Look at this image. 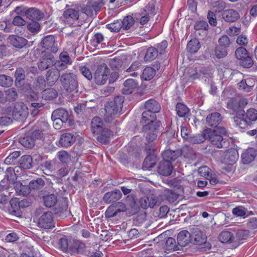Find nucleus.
<instances>
[{
    "label": "nucleus",
    "mask_w": 257,
    "mask_h": 257,
    "mask_svg": "<svg viewBox=\"0 0 257 257\" xmlns=\"http://www.w3.org/2000/svg\"><path fill=\"white\" fill-rule=\"evenodd\" d=\"M104 116L106 121H111L112 119V106L110 103H108L105 106L104 108Z\"/></svg>",
    "instance_id": "nucleus-51"
},
{
    "label": "nucleus",
    "mask_w": 257,
    "mask_h": 257,
    "mask_svg": "<svg viewBox=\"0 0 257 257\" xmlns=\"http://www.w3.org/2000/svg\"><path fill=\"white\" fill-rule=\"evenodd\" d=\"M85 255L89 257H102V252L97 249H90L85 252Z\"/></svg>",
    "instance_id": "nucleus-64"
},
{
    "label": "nucleus",
    "mask_w": 257,
    "mask_h": 257,
    "mask_svg": "<svg viewBox=\"0 0 257 257\" xmlns=\"http://www.w3.org/2000/svg\"><path fill=\"white\" fill-rule=\"evenodd\" d=\"M44 202L47 207L54 206L57 202V196L54 194H50L44 196Z\"/></svg>",
    "instance_id": "nucleus-40"
},
{
    "label": "nucleus",
    "mask_w": 257,
    "mask_h": 257,
    "mask_svg": "<svg viewBox=\"0 0 257 257\" xmlns=\"http://www.w3.org/2000/svg\"><path fill=\"white\" fill-rule=\"evenodd\" d=\"M227 107L228 109H231L234 111H238L237 109L239 107L238 101L235 98L231 97L229 100L227 104Z\"/></svg>",
    "instance_id": "nucleus-55"
},
{
    "label": "nucleus",
    "mask_w": 257,
    "mask_h": 257,
    "mask_svg": "<svg viewBox=\"0 0 257 257\" xmlns=\"http://www.w3.org/2000/svg\"><path fill=\"white\" fill-rule=\"evenodd\" d=\"M156 114L147 110L142 113L141 123L143 125V132H147L150 130H157L160 126V122L156 120Z\"/></svg>",
    "instance_id": "nucleus-3"
},
{
    "label": "nucleus",
    "mask_w": 257,
    "mask_h": 257,
    "mask_svg": "<svg viewBox=\"0 0 257 257\" xmlns=\"http://www.w3.org/2000/svg\"><path fill=\"white\" fill-rule=\"evenodd\" d=\"M13 80L9 76L5 75H0V86L5 87H8L13 84Z\"/></svg>",
    "instance_id": "nucleus-47"
},
{
    "label": "nucleus",
    "mask_w": 257,
    "mask_h": 257,
    "mask_svg": "<svg viewBox=\"0 0 257 257\" xmlns=\"http://www.w3.org/2000/svg\"><path fill=\"white\" fill-rule=\"evenodd\" d=\"M207 134V139L211 144L218 148H222L225 144L223 136L227 134V131L223 127H218L214 130L207 128L205 130Z\"/></svg>",
    "instance_id": "nucleus-2"
},
{
    "label": "nucleus",
    "mask_w": 257,
    "mask_h": 257,
    "mask_svg": "<svg viewBox=\"0 0 257 257\" xmlns=\"http://www.w3.org/2000/svg\"><path fill=\"white\" fill-rule=\"evenodd\" d=\"M57 157L63 163H67L70 161V156L65 151L58 152L57 154Z\"/></svg>",
    "instance_id": "nucleus-50"
},
{
    "label": "nucleus",
    "mask_w": 257,
    "mask_h": 257,
    "mask_svg": "<svg viewBox=\"0 0 257 257\" xmlns=\"http://www.w3.org/2000/svg\"><path fill=\"white\" fill-rule=\"evenodd\" d=\"M206 139H207V134H206L205 130L202 134L191 136L188 141L194 144H199L204 142Z\"/></svg>",
    "instance_id": "nucleus-38"
},
{
    "label": "nucleus",
    "mask_w": 257,
    "mask_h": 257,
    "mask_svg": "<svg viewBox=\"0 0 257 257\" xmlns=\"http://www.w3.org/2000/svg\"><path fill=\"white\" fill-rule=\"evenodd\" d=\"M79 17V12L73 9H69L64 11L63 21L67 25L71 26L75 23Z\"/></svg>",
    "instance_id": "nucleus-8"
},
{
    "label": "nucleus",
    "mask_w": 257,
    "mask_h": 257,
    "mask_svg": "<svg viewBox=\"0 0 257 257\" xmlns=\"http://www.w3.org/2000/svg\"><path fill=\"white\" fill-rule=\"evenodd\" d=\"M42 47L47 50H50L53 53H56L58 50L57 44L53 36L49 35L46 36L41 42Z\"/></svg>",
    "instance_id": "nucleus-11"
},
{
    "label": "nucleus",
    "mask_w": 257,
    "mask_h": 257,
    "mask_svg": "<svg viewBox=\"0 0 257 257\" xmlns=\"http://www.w3.org/2000/svg\"><path fill=\"white\" fill-rule=\"evenodd\" d=\"M27 28L31 32L37 33L39 31L40 26L38 22L33 21L28 25Z\"/></svg>",
    "instance_id": "nucleus-59"
},
{
    "label": "nucleus",
    "mask_w": 257,
    "mask_h": 257,
    "mask_svg": "<svg viewBox=\"0 0 257 257\" xmlns=\"http://www.w3.org/2000/svg\"><path fill=\"white\" fill-rule=\"evenodd\" d=\"M144 11L147 15L151 17L155 15L156 12L155 9V2L154 1L150 2L144 9Z\"/></svg>",
    "instance_id": "nucleus-53"
},
{
    "label": "nucleus",
    "mask_w": 257,
    "mask_h": 257,
    "mask_svg": "<svg viewBox=\"0 0 257 257\" xmlns=\"http://www.w3.org/2000/svg\"><path fill=\"white\" fill-rule=\"evenodd\" d=\"M80 71L88 80H90L92 79V74L88 67L85 66L80 67Z\"/></svg>",
    "instance_id": "nucleus-62"
},
{
    "label": "nucleus",
    "mask_w": 257,
    "mask_h": 257,
    "mask_svg": "<svg viewBox=\"0 0 257 257\" xmlns=\"http://www.w3.org/2000/svg\"><path fill=\"white\" fill-rule=\"evenodd\" d=\"M164 195L170 203L174 202L178 198V195L172 190L166 189L164 191Z\"/></svg>",
    "instance_id": "nucleus-46"
},
{
    "label": "nucleus",
    "mask_w": 257,
    "mask_h": 257,
    "mask_svg": "<svg viewBox=\"0 0 257 257\" xmlns=\"http://www.w3.org/2000/svg\"><path fill=\"white\" fill-rule=\"evenodd\" d=\"M191 235V242L193 244L201 245L206 243L207 236L199 229L197 228L193 229Z\"/></svg>",
    "instance_id": "nucleus-9"
},
{
    "label": "nucleus",
    "mask_w": 257,
    "mask_h": 257,
    "mask_svg": "<svg viewBox=\"0 0 257 257\" xmlns=\"http://www.w3.org/2000/svg\"><path fill=\"white\" fill-rule=\"evenodd\" d=\"M145 107L147 110L155 113L159 112L161 109L160 105L154 99L147 100L145 102Z\"/></svg>",
    "instance_id": "nucleus-32"
},
{
    "label": "nucleus",
    "mask_w": 257,
    "mask_h": 257,
    "mask_svg": "<svg viewBox=\"0 0 257 257\" xmlns=\"http://www.w3.org/2000/svg\"><path fill=\"white\" fill-rule=\"evenodd\" d=\"M157 203V199L155 196H151L150 197L144 196L139 200V203L141 207L144 209H147L149 207L153 208Z\"/></svg>",
    "instance_id": "nucleus-24"
},
{
    "label": "nucleus",
    "mask_w": 257,
    "mask_h": 257,
    "mask_svg": "<svg viewBox=\"0 0 257 257\" xmlns=\"http://www.w3.org/2000/svg\"><path fill=\"white\" fill-rule=\"evenodd\" d=\"M255 83L253 78H248L246 79H242L237 84L238 88L239 90L246 92L251 91Z\"/></svg>",
    "instance_id": "nucleus-16"
},
{
    "label": "nucleus",
    "mask_w": 257,
    "mask_h": 257,
    "mask_svg": "<svg viewBox=\"0 0 257 257\" xmlns=\"http://www.w3.org/2000/svg\"><path fill=\"white\" fill-rule=\"evenodd\" d=\"M57 96V91L53 88L46 89L42 92V97L45 100H52L56 98Z\"/></svg>",
    "instance_id": "nucleus-35"
},
{
    "label": "nucleus",
    "mask_w": 257,
    "mask_h": 257,
    "mask_svg": "<svg viewBox=\"0 0 257 257\" xmlns=\"http://www.w3.org/2000/svg\"><path fill=\"white\" fill-rule=\"evenodd\" d=\"M215 55L218 58L224 57L227 55V51L226 48L217 46L215 50Z\"/></svg>",
    "instance_id": "nucleus-58"
},
{
    "label": "nucleus",
    "mask_w": 257,
    "mask_h": 257,
    "mask_svg": "<svg viewBox=\"0 0 257 257\" xmlns=\"http://www.w3.org/2000/svg\"><path fill=\"white\" fill-rule=\"evenodd\" d=\"M173 166L171 163L167 161H162L160 163L158 167V173L163 176H168L171 175Z\"/></svg>",
    "instance_id": "nucleus-19"
},
{
    "label": "nucleus",
    "mask_w": 257,
    "mask_h": 257,
    "mask_svg": "<svg viewBox=\"0 0 257 257\" xmlns=\"http://www.w3.org/2000/svg\"><path fill=\"white\" fill-rule=\"evenodd\" d=\"M121 22L122 28L125 30H128L133 26L135 21L132 16H128L125 17Z\"/></svg>",
    "instance_id": "nucleus-48"
},
{
    "label": "nucleus",
    "mask_w": 257,
    "mask_h": 257,
    "mask_svg": "<svg viewBox=\"0 0 257 257\" xmlns=\"http://www.w3.org/2000/svg\"><path fill=\"white\" fill-rule=\"evenodd\" d=\"M15 174L13 172L11 168H9L6 171V176L7 178H4L0 182V191H4L9 188L10 181H13Z\"/></svg>",
    "instance_id": "nucleus-18"
},
{
    "label": "nucleus",
    "mask_w": 257,
    "mask_h": 257,
    "mask_svg": "<svg viewBox=\"0 0 257 257\" xmlns=\"http://www.w3.org/2000/svg\"><path fill=\"white\" fill-rule=\"evenodd\" d=\"M99 10V7L95 6L88 2L87 4L82 9L81 11L87 16L93 17L96 16Z\"/></svg>",
    "instance_id": "nucleus-28"
},
{
    "label": "nucleus",
    "mask_w": 257,
    "mask_h": 257,
    "mask_svg": "<svg viewBox=\"0 0 257 257\" xmlns=\"http://www.w3.org/2000/svg\"><path fill=\"white\" fill-rule=\"evenodd\" d=\"M222 120L221 114L218 112H214L209 114L206 117V122L208 125L214 126L215 128Z\"/></svg>",
    "instance_id": "nucleus-25"
},
{
    "label": "nucleus",
    "mask_w": 257,
    "mask_h": 257,
    "mask_svg": "<svg viewBox=\"0 0 257 257\" xmlns=\"http://www.w3.org/2000/svg\"><path fill=\"white\" fill-rule=\"evenodd\" d=\"M55 117L63 122H66L70 119V115L65 109L60 108L53 111L51 117Z\"/></svg>",
    "instance_id": "nucleus-26"
},
{
    "label": "nucleus",
    "mask_w": 257,
    "mask_h": 257,
    "mask_svg": "<svg viewBox=\"0 0 257 257\" xmlns=\"http://www.w3.org/2000/svg\"><path fill=\"white\" fill-rule=\"evenodd\" d=\"M123 93L128 95L132 93L137 87V83L133 79H128L123 83Z\"/></svg>",
    "instance_id": "nucleus-29"
},
{
    "label": "nucleus",
    "mask_w": 257,
    "mask_h": 257,
    "mask_svg": "<svg viewBox=\"0 0 257 257\" xmlns=\"http://www.w3.org/2000/svg\"><path fill=\"white\" fill-rule=\"evenodd\" d=\"M28 114V109L24 103L18 102L15 104L12 112V116L15 119L22 121L27 117Z\"/></svg>",
    "instance_id": "nucleus-6"
},
{
    "label": "nucleus",
    "mask_w": 257,
    "mask_h": 257,
    "mask_svg": "<svg viewBox=\"0 0 257 257\" xmlns=\"http://www.w3.org/2000/svg\"><path fill=\"white\" fill-rule=\"evenodd\" d=\"M59 60L68 65L72 63L71 59L66 52H62L59 55Z\"/></svg>",
    "instance_id": "nucleus-60"
},
{
    "label": "nucleus",
    "mask_w": 257,
    "mask_h": 257,
    "mask_svg": "<svg viewBox=\"0 0 257 257\" xmlns=\"http://www.w3.org/2000/svg\"><path fill=\"white\" fill-rule=\"evenodd\" d=\"M155 73L156 71L153 68L148 67L144 70L142 78L145 80H149L153 78Z\"/></svg>",
    "instance_id": "nucleus-44"
},
{
    "label": "nucleus",
    "mask_w": 257,
    "mask_h": 257,
    "mask_svg": "<svg viewBox=\"0 0 257 257\" xmlns=\"http://www.w3.org/2000/svg\"><path fill=\"white\" fill-rule=\"evenodd\" d=\"M74 239L71 238L63 236L61 237L58 242L60 248L64 252L71 254V248H73Z\"/></svg>",
    "instance_id": "nucleus-12"
},
{
    "label": "nucleus",
    "mask_w": 257,
    "mask_h": 257,
    "mask_svg": "<svg viewBox=\"0 0 257 257\" xmlns=\"http://www.w3.org/2000/svg\"><path fill=\"white\" fill-rule=\"evenodd\" d=\"M60 81L64 89L68 92H71L78 87L76 76L72 73H65L61 75Z\"/></svg>",
    "instance_id": "nucleus-4"
},
{
    "label": "nucleus",
    "mask_w": 257,
    "mask_h": 257,
    "mask_svg": "<svg viewBox=\"0 0 257 257\" xmlns=\"http://www.w3.org/2000/svg\"><path fill=\"white\" fill-rule=\"evenodd\" d=\"M124 98L117 96L113 99V117H118L121 113Z\"/></svg>",
    "instance_id": "nucleus-22"
},
{
    "label": "nucleus",
    "mask_w": 257,
    "mask_h": 257,
    "mask_svg": "<svg viewBox=\"0 0 257 257\" xmlns=\"http://www.w3.org/2000/svg\"><path fill=\"white\" fill-rule=\"evenodd\" d=\"M158 53L156 48L154 47H150L148 49L145 56V60L146 61H152L154 60L158 56Z\"/></svg>",
    "instance_id": "nucleus-43"
},
{
    "label": "nucleus",
    "mask_w": 257,
    "mask_h": 257,
    "mask_svg": "<svg viewBox=\"0 0 257 257\" xmlns=\"http://www.w3.org/2000/svg\"><path fill=\"white\" fill-rule=\"evenodd\" d=\"M60 77L59 70L52 69L47 71L46 80L49 85H54Z\"/></svg>",
    "instance_id": "nucleus-27"
},
{
    "label": "nucleus",
    "mask_w": 257,
    "mask_h": 257,
    "mask_svg": "<svg viewBox=\"0 0 257 257\" xmlns=\"http://www.w3.org/2000/svg\"><path fill=\"white\" fill-rule=\"evenodd\" d=\"M103 123L101 119L98 116L93 118L91 123V131L92 134L98 135L103 129Z\"/></svg>",
    "instance_id": "nucleus-23"
},
{
    "label": "nucleus",
    "mask_w": 257,
    "mask_h": 257,
    "mask_svg": "<svg viewBox=\"0 0 257 257\" xmlns=\"http://www.w3.org/2000/svg\"><path fill=\"white\" fill-rule=\"evenodd\" d=\"M104 40V37L101 33H96L91 40V44L94 47H96L98 44L101 43Z\"/></svg>",
    "instance_id": "nucleus-52"
},
{
    "label": "nucleus",
    "mask_w": 257,
    "mask_h": 257,
    "mask_svg": "<svg viewBox=\"0 0 257 257\" xmlns=\"http://www.w3.org/2000/svg\"><path fill=\"white\" fill-rule=\"evenodd\" d=\"M126 210L125 205L121 202L113 203V216L117 214V213L124 212Z\"/></svg>",
    "instance_id": "nucleus-56"
},
{
    "label": "nucleus",
    "mask_w": 257,
    "mask_h": 257,
    "mask_svg": "<svg viewBox=\"0 0 257 257\" xmlns=\"http://www.w3.org/2000/svg\"><path fill=\"white\" fill-rule=\"evenodd\" d=\"M53 57L51 54H49L40 60L38 66L41 70H44L47 69L50 66L53 65Z\"/></svg>",
    "instance_id": "nucleus-33"
},
{
    "label": "nucleus",
    "mask_w": 257,
    "mask_h": 257,
    "mask_svg": "<svg viewBox=\"0 0 257 257\" xmlns=\"http://www.w3.org/2000/svg\"><path fill=\"white\" fill-rule=\"evenodd\" d=\"M76 141V137L70 133H65L61 135L59 144L64 148H67L72 146Z\"/></svg>",
    "instance_id": "nucleus-13"
},
{
    "label": "nucleus",
    "mask_w": 257,
    "mask_h": 257,
    "mask_svg": "<svg viewBox=\"0 0 257 257\" xmlns=\"http://www.w3.org/2000/svg\"><path fill=\"white\" fill-rule=\"evenodd\" d=\"M19 143L24 147L27 148H31L34 146V139L31 136H26L19 139Z\"/></svg>",
    "instance_id": "nucleus-41"
},
{
    "label": "nucleus",
    "mask_w": 257,
    "mask_h": 257,
    "mask_svg": "<svg viewBox=\"0 0 257 257\" xmlns=\"http://www.w3.org/2000/svg\"><path fill=\"white\" fill-rule=\"evenodd\" d=\"M32 158L29 155H25L21 157L20 165L25 169H29L32 167Z\"/></svg>",
    "instance_id": "nucleus-39"
},
{
    "label": "nucleus",
    "mask_w": 257,
    "mask_h": 257,
    "mask_svg": "<svg viewBox=\"0 0 257 257\" xmlns=\"http://www.w3.org/2000/svg\"><path fill=\"white\" fill-rule=\"evenodd\" d=\"M8 40L13 46L18 48L24 47L28 42L26 39L14 35L10 36Z\"/></svg>",
    "instance_id": "nucleus-21"
},
{
    "label": "nucleus",
    "mask_w": 257,
    "mask_h": 257,
    "mask_svg": "<svg viewBox=\"0 0 257 257\" xmlns=\"http://www.w3.org/2000/svg\"><path fill=\"white\" fill-rule=\"evenodd\" d=\"M191 234L187 230L181 231L178 233L177 243L180 248L191 242Z\"/></svg>",
    "instance_id": "nucleus-15"
},
{
    "label": "nucleus",
    "mask_w": 257,
    "mask_h": 257,
    "mask_svg": "<svg viewBox=\"0 0 257 257\" xmlns=\"http://www.w3.org/2000/svg\"><path fill=\"white\" fill-rule=\"evenodd\" d=\"M14 188L16 193L19 195H28L31 191L29 185H23L20 182H16L14 183Z\"/></svg>",
    "instance_id": "nucleus-34"
},
{
    "label": "nucleus",
    "mask_w": 257,
    "mask_h": 257,
    "mask_svg": "<svg viewBox=\"0 0 257 257\" xmlns=\"http://www.w3.org/2000/svg\"><path fill=\"white\" fill-rule=\"evenodd\" d=\"M45 183L44 180L41 178H38L35 180L31 181L29 183V187L30 190L31 189H38L41 188L44 185Z\"/></svg>",
    "instance_id": "nucleus-49"
},
{
    "label": "nucleus",
    "mask_w": 257,
    "mask_h": 257,
    "mask_svg": "<svg viewBox=\"0 0 257 257\" xmlns=\"http://www.w3.org/2000/svg\"><path fill=\"white\" fill-rule=\"evenodd\" d=\"M235 56L238 60H241L248 55L246 50L243 47L238 48L235 52Z\"/></svg>",
    "instance_id": "nucleus-57"
},
{
    "label": "nucleus",
    "mask_w": 257,
    "mask_h": 257,
    "mask_svg": "<svg viewBox=\"0 0 257 257\" xmlns=\"http://www.w3.org/2000/svg\"><path fill=\"white\" fill-rule=\"evenodd\" d=\"M232 213L236 216L242 217L246 214V210L241 206H237L232 209Z\"/></svg>",
    "instance_id": "nucleus-61"
},
{
    "label": "nucleus",
    "mask_w": 257,
    "mask_h": 257,
    "mask_svg": "<svg viewBox=\"0 0 257 257\" xmlns=\"http://www.w3.org/2000/svg\"><path fill=\"white\" fill-rule=\"evenodd\" d=\"M181 155L182 153L179 150L174 151L171 150H165L162 153L163 161H167L171 163V161H175Z\"/></svg>",
    "instance_id": "nucleus-17"
},
{
    "label": "nucleus",
    "mask_w": 257,
    "mask_h": 257,
    "mask_svg": "<svg viewBox=\"0 0 257 257\" xmlns=\"http://www.w3.org/2000/svg\"><path fill=\"white\" fill-rule=\"evenodd\" d=\"M177 113L180 117H188L189 115V109L184 104L178 103L176 106Z\"/></svg>",
    "instance_id": "nucleus-37"
},
{
    "label": "nucleus",
    "mask_w": 257,
    "mask_h": 257,
    "mask_svg": "<svg viewBox=\"0 0 257 257\" xmlns=\"http://www.w3.org/2000/svg\"><path fill=\"white\" fill-rule=\"evenodd\" d=\"M200 48V44L199 41L196 39L190 40L187 46V49L190 53H196Z\"/></svg>",
    "instance_id": "nucleus-42"
},
{
    "label": "nucleus",
    "mask_w": 257,
    "mask_h": 257,
    "mask_svg": "<svg viewBox=\"0 0 257 257\" xmlns=\"http://www.w3.org/2000/svg\"><path fill=\"white\" fill-rule=\"evenodd\" d=\"M110 73V69L106 64L103 63L100 65L94 74L95 82L98 85L104 84L108 79Z\"/></svg>",
    "instance_id": "nucleus-5"
},
{
    "label": "nucleus",
    "mask_w": 257,
    "mask_h": 257,
    "mask_svg": "<svg viewBox=\"0 0 257 257\" xmlns=\"http://www.w3.org/2000/svg\"><path fill=\"white\" fill-rule=\"evenodd\" d=\"M165 248L166 250H174L181 249L178 245V244L177 243V244H176L175 239L172 237H169L167 239L166 241Z\"/></svg>",
    "instance_id": "nucleus-45"
},
{
    "label": "nucleus",
    "mask_w": 257,
    "mask_h": 257,
    "mask_svg": "<svg viewBox=\"0 0 257 257\" xmlns=\"http://www.w3.org/2000/svg\"><path fill=\"white\" fill-rule=\"evenodd\" d=\"M104 133H107V136H105L104 134H101L99 136L97 137V140L99 142L103 144H106L109 142L111 137V131L109 130H105Z\"/></svg>",
    "instance_id": "nucleus-54"
},
{
    "label": "nucleus",
    "mask_w": 257,
    "mask_h": 257,
    "mask_svg": "<svg viewBox=\"0 0 257 257\" xmlns=\"http://www.w3.org/2000/svg\"><path fill=\"white\" fill-rule=\"evenodd\" d=\"M257 155V150L254 148H249L242 155V161L243 164H247L252 162Z\"/></svg>",
    "instance_id": "nucleus-20"
},
{
    "label": "nucleus",
    "mask_w": 257,
    "mask_h": 257,
    "mask_svg": "<svg viewBox=\"0 0 257 257\" xmlns=\"http://www.w3.org/2000/svg\"><path fill=\"white\" fill-rule=\"evenodd\" d=\"M26 17L32 20H39L42 19L44 15L36 8H30L25 12Z\"/></svg>",
    "instance_id": "nucleus-31"
},
{
    "label": "nucleus",
    "mask_w": 257,
    "mask_h": 257,
    "mask_svg": "<svg viewBox=\"0 0 257 257\" xmlns=\"http://www.w3.org/2000/svg\"><path fill=\"white\" fill-rule=\"evenodd\" d=\"M38 225L44 229H51L55 227L53 214L50 211L43 212L39 218Z\"/></svg>",
    "instance_id": "nucleus-7"
},
{
    "label": "nucleus",
    "mask_w": 257,
    "mask_h": 257,
    "mask_svg": "<svg viewBox=\"0 0 257 257\" xmlns=\"http://www.w3.org/2000/svg\"><path fill=\"white\" fill-rule=\"evenodd\" d=\"M240 61V64L245 68L251 67L253 65L252 59L248 55Z\"/></svg>",
    "instance_id": "nucleus-63"
},
{
    "label": "nucleus",
    "mask_w": 257,
    "mask_h": 257,
    "mask_svg": "<svg viewBox=\"0 0 257 257\" xmlns=\"http://www.w3.org/2000/svg\"><path fill=\"white\" fill-rule=\"evenodd\" d=\"M222 18L227 22H234L239 19L238 13L233 9L224 10L221 13Z\"/></svg>",
    "instance_id": "nucleus-14"
},
{
    "label": "nucleus",
    "mask_w": 257,
    "mask_h": 257,
    "mask_svg": "<svg viewBox=\"0 0 257 257\" xmlns=\"http://www.w3.org/2000/svg\"><path fill=\"white\" fill-rule=\"evenodd\" d=\"M233 233L228 231H222L218 236L219 240L224 243H230L234 240Z\"/></svg>",
    "instance_id": "nucleus-36"
},
{
    "label": "nucleus",
    "mask_w": 257,
    "mask_h": 257,
    "mask_svg": "<svg viewBox=\"0 0 257 257\" xmlns=\"http://www.w3.org/2000/svg\"><path fill=\"white\" fill-rule=\"evenodd\" d=\"M238 157L237 151L234 149H231L225 153L221 161L225 164L231 165L236 162Z\"/></svg>",
    "instance_id": "nucleus-10"
},
{
    "label": "nucleus",
    "mask_w": 257,
    "mask_h": 257,
    "mask_svg": "<svg viewBox=\"0 0 257 257\" xmlns=\"http://www.w3.org/2000/svg\"><path fill=\"white\" fill-rule=\"evenodd\" d=\"M73 244V248H71V255L78 253H84L85 254V252L88 251L86 250L85 244L79 240L74 239Z\"/></svg>",
    "instance_id": "nucleus-30"
},
{
    "label": "nucleus",
    "mask_w": 257,
    "mask_h": 257,
    "mask_svg": "<svg viewBox=\"0 0 257 257\" xmlns=\"http://www.w3.org/2000/svg\"><path fill=\"white\" fill-rule=\"evenodd\" d=\"M233 118L236 126L240 128H244L247 125H250L252 121L257 120V110L250 108L245 113L243 110H238Z\"/></svg>",
    "instance_id": "nucleus-1"
}]
</instances>
